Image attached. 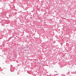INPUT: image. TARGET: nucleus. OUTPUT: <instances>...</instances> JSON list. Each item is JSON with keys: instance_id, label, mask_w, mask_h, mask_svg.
Listing matches in <instances>:
<instances>
[{"instance_id": "1", "label": "nucleus", "mask_w": 76, "mask_h": 76, "mask_svg": "<svg viewBox=\"0 0 76 76\" xmlns=\"http://www.w3.org/2000/svg\"><path fill=\"white\" fill-rule=\"evenodd\" d=\"M27 37H28V36H27Z\"/></svg>"}, {"instance_id": "2", "label": "nucleus", "mask_w": 76, "mask_h": 76, "mask_svg": "<svg viewBox=\"0 0 76 76\" xmlns=\"http://www.w3.org/2000/svg\"><path fill=\"white\" fill-rule=\"evenodd\" d=\"M31 18H32V17H31Z\"/></svg>"}]
</instances>
